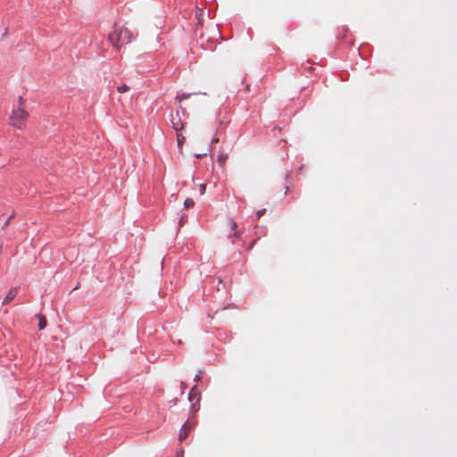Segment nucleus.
I'll return each instance as SVG.
<instances>
[{"instance_id": "nucleus-2", "label": "nucleus", "mask_w": 457, "mask_h": 457, "mask_svg": "<svg viewBox=\"0 0 457 457\" xmlns=\"http://www.w3.org/2000/svg\"><path fill=\"white\" fill-rule=\"evenodd\" d=\"M29 117L28 112L24 109L20 98V105L13 109L10 116V123L12 126L22 129L25 127V121Z\"/></svg>"}, {"instance_id": "nucleus-3", "label": "nucleus", "mask_w": 457, "mask_h": 457, "mask_svg": "<svg viewBox=\"0 0 457 457\" xmlns=\"http://www.w3.org/2000/svg\"><path fill=\"white\" fill-rule=\"evenodd\" d=\"M194 428V424L190 421H187L181 428L179 435V440L184 441L189 435L190 431Z\"/></svg>"}, {"instance_id": "nucleus-7", "label": "nucleus", "mask_w": 457, "mask_h": 457, "mask_svg": "<svg viewBox=\"0 0 457 457\" xmlns=\"http://www.w3.org/2000/svg\"><path fill=\"white\" fill-rule=\"evenodd\" d=\"M185 140H186V138L184 136H182L179 133H177V143H178L179 147H181V145H183Z\"/></svg>"}, {"instance_id": "nucleus-5", "label": "nucleus", "mask_w": 457, "mask_h": 457, "mask_svg": "<svg viewBox=\"0 0 457 457\" xmlns=\"http://www.w3.org/2000/svg\"><path fill=\"white\" fill-rule=\"evenodd\" d=\"M228 155L226 153L220 152L217 157V162L220 167H223L228 160Z\"/></svg>"}, {"instance_id": "nucleus-12", "label": "nucleus", "mask_w": 457, "mask_h": 457, "mask_svg": "<svg viewBox=\"0 0 457 457\" xmlns=\"http://www.w3.org/2000/svg\"><path fill=\"white\" fill-rule=\"evenodd\" d=\"M14 216H15V212H13L12 213V215H11V216L7 219V220L5 221V223H4V227H6V226L10 223L11 220H12V219H13V218H14Z\"/></svg>"}, {"instance_id": "nucleus-18", "label": "nucleus", "mask_w": 457, "mask_h": 457, "mask_svg": "<svg viewBox=\"0 0 457 457\" xmlns=\"http://www.w3.org/2000/svg\"><path fill=\"white\" fill-rule=\"evenodd\" d=\"M212 142V143H217V142H219V138H213Z\"/></svg>"}, {"instance_id": "nucleus-16", "label": "nucleus", "mask_w": 457, "mask_h": 457, "mask_svg": "<svg viewBox=\"0 0 457 457\" xmlns=\"http://www.w3.org/2000/svg\"><path fill=\"white\" fill-rule=\"evenodd\" d=\"M230 223V226H231V229H235L237 228V223L234 221V220H230L229 221Z\"/></svg>"}, {"instance_id": "nucleus-8", "label": "nucleus", "mask_w": 457, "mask_h": 457, "mask_svg": "<svg viewBox=\"0 0 457 457\" xmlns=\"http://www.w3.org/2000/svg\"><path fill=\"white\" fill-rule=\"evenodd\" d=\"M195 204L194 200L192 198H187L184 202V205L186 208L189 209L193 207Z\"/></svg>"}, {"instance_id": "nucleus-4", "label": "nucleus", "mask_w": 457, "mask_h": 457, "mask_svg": "<svg viewBox=\"0 0 457 457\" xmlns=\"http://www.w3.org/2000/svg\"><path fill=\"white\" fill-rule=\"evenodd\" d=\"M17 294H18L17 288L10 289L9 292L7 293V295H5L2 304L9 303L11 301H12L16 297Z\"/></svg>"}, {"instance_id": "nucleus-9", "label": "nucleus", "mask_w": 457, "mask_h": 457, "mask_svg": "<svg viewBox=\"0 0 457 457\" xmlns=\"http://www.w3.org/2000/svg\"><path fill=\"white\" fill-rule=\"evenodd\" d=\"M172 125H173V128H174L177 131L181 130V129H183V128H184L183 124H182V123H180V122H179V121H174V120H172Z\"/></svg>"}, {"instance_id": "nucleus-11", "label": "nucleus", "mask_w": 457, "mask_h": 457, "mask_svg": "<svg viewBox=\"0 0 457 457\" xmlns=\"http://www.w3.org/2000/svg\"><path fill=\"white\" fill-rule=\"evenodd\" d=\"M190 96V94H182L181 96H179L177 99L179 102H181L184 99H187Z\"/></svg>"}, {"instance_id": "nucleus-20", "label": "nucleus", "mask_w": 457, "mask_h": 457, "mask_svg": "<svg viewBox=\"0 0 457 457\" xmlns=\"http://www.w3.org/2000/svg\"><path fill=\"white\" fill-rule=\"evenodd\" d=\"M193 394H194V389H192V390L190 391V395H190V396H192V395H193Z\"/></svg>"}, {"instance_id": "nucleus-10", "label": "nucleus", "mask_w": 457, "mask_h": 457, "mask_svg": "<svg viewBox=\"0 0 457 457\" xmlns=\"http://www.w3.org/2000/svg\"><path fill=\"white\" fill-rule=\"evenodd\" d=\"M117 90H118L119 93L122 94V93H125V92H127L129 90V87L124 84L122 86L118 87Z\"/></svg>"}, {"instance_id": "nucleus-6", "label": "nucleus", "mask_w": 457, "mask_h": 457, "mask_svg": "<svg viewBox=\"0 0 457 457\" xmlns=\"http://www.w3.org/2000/svg\"><path fill=\"white\" fill-rule=\"evenodd\" d=\"M37 317H38V320H39L38 329L42 330V329H44L46 327V324H47L46 319L43 315H41V314H39Z\"/></svg>"}, {"instance_id": "nucleus-17", "label": "nucleus", "mask_w": 457, "mask_h": 457, "mask_svg": "<svg viewBox=\"0 0 457 457\" xmlns=\"http://www.w3.org/2000/svg\"><path fill=\"white\" fill-rule=\"evenodd\" d=\"M206 154H205V153H204V154H196V157H197V158H201V157H203V156H205Z\"/></svg>"}, {"instance_id": "nucleus-21", "label": "nucleus", "mask_w": 457, "mask_h": 457, "mask_svg": "<svg viewBox=\"0 0 457 457\" xmlns=\"http://www.w3.org/2000/svg\"><path fill=\"white\" fill-rule=\"evenodd\" d=\"M312 70V67H309L308 71H311Z\"/></svg>"}, {"instance_id": "nucleus-14", "label": "nucleus", "mask_w": 457, "mask_h": 457, "mask_svg": "<svg viewBox=\"0 0 457 457\" xmlns=\"http://www.w3.org/2000/svg\"><path fill=\"white\" fill-rule=\"evenodd\" d=\"M265 213V209H262L260 211L257 212L256 215H257V218H261L263 214Z\"/></svg>"}, {"instance_id": "nucleus-15", "label": "nucleus", "mask_w": 457, "mask_h": 457, "mask_svg": "<svg viewBox=\"0 0 457 457\" xmlns=\"http://www.w3.org/2000/svg\"><path fill=\"white\" fill-rule=\"evenodd\" d=\"M184 455V450L180 448V450L176 453L175 457H183Z\"/></svg>"}, {"instance_id": "nucleus-13", "label": "nucleus", "mask_w": 457, "mask_h": 457, "mask_svg": "<svg viewBox=\"0 0 457 457\" xmlns=\"http://www.w3.org/2000/svg\"><path fill=\"white\" fill-rule=\"evenodd\" d=\"M205 188H206V185L205 184H201L200 185V193H201V195L204 194Z\"/></svg>"}, {"instance_id": "nucleus-1", "label": "nucleus", "mask_w": 457, "mask_h": 457, "mask_svg": "<svg viewBox=\"0 0 457 457\" xmlns=\"http://www.w3.org/2000/svg\"><path fill=\"white\" fill-rule=\"evenodd\" d=\"M109 40L114 46H120L130 40V32L123 26H114L113 30L109 35Z\"/></svg>"}, {"instance_id": "nucleus-19", "label": "nucleus", "mask_w": 457, "mask_h": 457, "mask_svg": "<svg viewBox=\"0 0 457 457\" xmlns=\"http://www.w3.org/2000/svg\"><path fill=\"white\" fill-rule=\"evenodd\" d=\"M199 378H200L199 376L196 374L195 378V380H198Z\"/></svg>"}]
</instances>
